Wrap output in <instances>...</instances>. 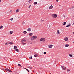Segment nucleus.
<instances>
[{
  "label": "nucleus",
  "instance_id": "obj_1",
  "mask_svg": "<svg viewBox=\"0 0 74 74\" xmlns=\"http://www.w3.org/2000/svg\"><path fill=\"white\" fill-rule=\"evenodd\" d=\"M52 16L54 18H56L57 17V15L56 14H52Z\"/></svg>",
  "mask_w": 74,
  "mask_h": 74
},
{
  "label": "nucleus",
  "instance_id": "obj_2",
  "mask_svg": "<svg viewBox=\"0 0 74 74\" xmlns=\"http://www.w3.org/2000/svg\"><path fill=\"white\" fill-rule=\"evenodd\" d=\"M40 40V41H43V42H44V41H45V39L44 38H41Z\"/></svg>",
  "mask_w": 74,
  "mask_h": 74
},
{
  "label": "nucleus",
  "instance_id": "obj_3",
  "mask_svg": "<svg viewBox=\"0 0 74 74\" xmlns=\"http://www.w3.org/2000/svg\"><path fill=\"white\" fill-rule=\"evenodd\" d=\"M5 70H6V71H9L10 73H11L12 72V71L11 70L8 69V68H7L6 69H5Z\"/></svg>",
  "mask_w": 74,
  "mask_h": 74
},
{
  "label": "nucleus",
  "instance_id": "obj_4",
  "mask_svg": "<svg viewBox=\"0 0 74 74\" xmlns=\"http://www.w3.org/2000/svg\"><path fill=\"white\" fill-rule=\"evenodd\" d=\"M61 67L62 69V70H66V67H65V66H61Z\"/></svg>",
  "mask_w": 74,
  "mask_h": 74
},
{
  "label": "nucleus",
  "instance_id": "obj_5",
  "mask_svg": "<svg viewBox=\"0 0 74 74\" xmlns=\"http://www.w3.org/2000/svg\"><path fill=\"white\" fill-rule=\"evenodd\" d=\"M24 42H26V40H25V39H23L21 41V42L23 43Z\"/></svg>",
  "mask_w": 74,
  "mask_h": 74
},
{
  "label": "nucleus",
  "instance_id": "obj_6",
  "mask_svg": "<svg viewBox=\"0 0 74 74\" xmlns=\"http://www.w3.org/2000/svg\"><path fill=\"white\" fill-rule=\"evenodd\" d=\"M68 40H69V38L67 37H66L64 38V40L66 41H68Z\"/></svg>",
  "mask_w": 74,
  "mask_h": 74
},
{
  "label": "nucleus",
  "instance_id": "obj_7",
  "mask_svg": "<svg viewBox=\"0 0 74 74\" xmlns=\"http://www.w3.org/2000/svg\"><path fill=\"white\" fill-rule=\"evenodd\" d=\"M53 8V6L52 5H51L49 7V9H52Z\"/></svg>",
  "mask_w": 74,
  "mask_h": 74
},
{
  "label": "nucleus",
  "instance_id": "obj_8",
  "mask_svg": "<svg viewBox=\"0 0 74 74\" xmlns=\"http://www.w3.org/2000/svg\"><path fill=\"white\" fill-rule=\"evenodd\" d=\"M57 34H60V32H59V30L57 29Z\"/></svg>",
  "mask_w": 74,
  "mask_h": 74
},
{
  "label": "nucleus",
  "instance_id": "obj_9",
  "mask_svg": "<svg viewBox=\"0 0 74 74\" xmlns=\"http://www.w3.org/2000/svg\"><path fill=\"white\" fill-rule=\"evenodd\" d=\"M69 46V45L68 44H66L65 45V47H68Z\"/></svg>",
  "mask_w": 74,
  "mask_h": 74
},
{
  "label": "nucleus",
  "instance_id": "obj_10",
  "mask_svg": "<svg viewBox=\"0 0 74 74\" xmlns=\"http://www.w3.org/2000/svg\"><path fill=\"white\" fill-rule=\"evenodd\" d=\"M27 31H28V32H30V31H31V29H30V28H29L27 29Z\"/></svg>",
  "mask_w": 74,
  "mask_h": 74
},
{
  "label": "nucleus",
  "instance_id": "obj_11",
  "mask_svg": "<svg viewBox=\"0 0 74 74\" xmlns=\"http://www.w3.org/2000/svg\"><path fill=\"white\" fill-rule=\"evenodd\" d=\"M49 48H52V47H53V45H49Z\"/></svg>",
  "mask_w": 74,
  "mask_h": 74
},
{
  "label": "nucleus",
  "instance_id": "obj_12",
  "mask_svg": "<svg viewBox=\"0 0 74 74\" xmlns=\"http://www.w3.org/2000/svg\"><path fill=\"white\" fill-rule=\"evenodd\" d=\"M29 36H31L33 35V33H30L29 34Z\"/></svg>",
  "mask_w": 74,
  "mask_h": 74
},
{
  "label": "nucleus",
  "instance_id": "obj_13",
  "mask_svg": "<svg viewBox=\"0 0 74 74\" xmlns=\"http://www.w3.org/2000/svg\"><path fill=\"white\" fill-rule=\"evenodd\" d=\"M71 25V24H69L67 26H66V27H70V26Z\"/></svg>",
  "mask_w": 74,
  "mask_h": 74
},
{
  "label": "nucleus",
  "instance_id": "obj_14",
  "mask_svg": "<svg viewBox=\"0 0 74 74\" xmlns=\"http://www.w3.org/2000/svg\"><path fill=\"white\" fill-rule=\"evenodd\" d=\"M38 56V55L37 54H35L34 55V57H37V56Z\"/></svg>",
  "mask_w": 74,
  "mask_h": 74
},
{
  "label": "nucleus",
  "instance_id": "obj_15",
  "mask_svg": "<svg viewBox=\"0 0 74 74\" xmlns=\"http://www.w3.org/2000/svg\"><path fill=\"white\" fill-rule=\"evenodd\" d=\"M31 40H35L34 39V37H32L31 38Z\"/></svg>",
  "mask_w": 74,
  "mask_h": 74
},
{
  "label": "nucleus",
  "instance_id": "obj_16",
  "mask_svg": "<svg viewBox=\"0 0 74 74\" xmlns=\"http://www.w3.org/2000/svg\"><path fill=\"white\" fill-rule=\"evenodd\" d=\"M16 48H17V47L14 46V49L15 50V49H16Z\"/></svg>",
  "mask_w": 74,
  "mask_h": 74
},
{
  "label": "nucleus",
  "instance_id": "obj_17",
  "mask_svg": "<svg viewBox=\"0 0 74 74\" xmlns=\"http://www.w3.org/2000/svg\"><path fill=\"white\" fill-rule=\"evenodd\" d=\"M9 43V44H10V45H12V44H14V43H13V42H10Z\"/></svg>",
  "mask_w": 74,
  "mask_h": 74
},
{
  "label": "nucleus",
  "instance_id": "obj_18",
  "mask_svg": "<svg viewBox=\"0 0 74 74\" xmlns=\"http://www.w3.org/2000/svg\"><path fill=\"white\" fill-rule=\"evenodd\" d=\"M15 51H16V52H19V49H15Z\"/></svg>",
  "mask_w": 74,
  "mask_h": 74
},
{
  "label": "nucleus",
  "instance_id": "obj_19",
  "mask_svg": "<svg viewBox=\"0 0 74 74\" xmlns=\"http://www.w3.org/2000/svg\"><path fill=\"white\" fill-rule=\"evenodd\" d=\"M12 33H13V32L12 31L10 32V34H12Z\"/></svg>",
  "mask_w": 74,
  "mask_h": 74
},
{
  "label": "nucleus",
  "instance_id": "obj_20",
  "mask_svg": "<svg viewBox=\"0 0 74 74\" xmlns=\"http://www.w3.org/2000/svg\"><path fill=\"white\" fill-rule=\"evenodd\" d=\"M34 4L35 5H37V2H34Z\"/></svg>",
  "mask_w": 74,
  "mask_h": 74
},
{
  "label": "nucleus",
  "instance_id": "obj_21",
  "mask_svg": "<svg viewBox=\"0 0 74 74\" xmlns=\"http://www.w3.org/2000/svg\"><path fill=\"white\" fill-rule=\"evenodd\" d=\"M23 33L24 34H26V33H27V32H26V31H25L23 32Z\"/></svg>",
  "mask_w": 74,
  "mask_h": 74
},
{
  "label": "nucleus",
  "instance_id": "obj_22",
  "mask_svg": "<svg viewBox=\"0 0 74 74\" xmlns=\"http://www.w3.org/2000/svg\"><path fill=\"white\" fill-rule=\"evenodd\" d=\"M34 39H36V38H37V36H33Z\"/></svg>",
  "mask_w": 74,
  "mask_h": 74
},
{
  "label": "nucleus",
  "instance_id": "obj_23",
  "mask_svg": "<svg viewBox=\"0 0 74 74\" xmlns=\"http://www.w3.org/2000/svg\"><path fill=\"white\" fill-rule=\"evenodd\" d=\"M74 6L71 7V10H73V9H74Z\"/></svg>",
  "mask_w": 74,
  "mask_h": 74
},
{
  "label": "nucleus",
  "instance_id": "obj_24",
  "mask_svg": "<svg viewBox=\"0 0 74 74\" xmlns=\"http://www.w3.org/2000/svg\"><path fill=\"white\" fill-rule=\"evenodd\" d=\"M1 28H3V26L2 25L0 26V29H1Z\"/></svg>",
  "mask_w": 74,
  "mask_h": 74
},
{
  "label": "nucleus",
  "instance_id": "obj_25",
  "mask_svg": "<svg viewBox=\"0 0 74 74\" xmlns=\"http://www.w3.org/2000/svg\"><path fill=\"white\" fill-rule=\"evenodd\" d=\"M69 56L70 57H73V55H72L71 54H69Z\"/></svg>",
  "mask_w": 74,
  "mask_h": 74
},
{
  "label": "nucleus",
  "instance_id": "obj_26",
  "mask_svg": "<svg viewBox=\"0 0 74 74\" xmlns=\"http://www.w3.org/2000/svg\"><path fill=\"white\" fill-rule=\"evenodd\" d=\"M33 0H29L28 2L29 3H30V2H32V1Z\"/></svg>",
  "mask_w": 74,
  "mask_h": 74
},
{
  "label": "nucleus",
  "instance_id": "obj_27",
  "mask_svg": "<svg viewBox=\"0 0 74 74\" xmlns=\"http://www.w3.org/2000/svg\"><path fill=\"white\" fill-rule=\"evenodd\" d=\"M18 66H20V67H22V66H21V65L20 64H18Z\"/></svg>",
  "mask_w": 74,
  "mask_h": 74
},
{
  "label": "nucleus",
  "instance_id": "obj_28",
  "mask_svg": "<svg viewBox=\"0 0 74 74\" xmlns=\"http://www.w3.org/2000/svg\"><path fill=\"white\" fill-rule=\"evenodd\" d=\"M28 68H29V69H32V67H30V66H28Z\"/></svg>",
  "mask_w": 74,
  "mask_h": 74
},
{
  "label": "nucleus",
  "instance_id": "obj_29",
  "mask_svg": "<svg viewBox=\"0 0 74 74\" xmlns=\"http://www.w3.org/2000/svg\"><path fill=\"white\" fill-rule=\"evenodd\" d=\"M16 12H19V10H16Z\"/></svg>",
  "mask_w": 74,
  "mask_h": 74
},
{
  "label": "nucleus",
  "instance_id": "obj_30",
  "mask_svg": "<svg viewBox=\"0 0 74 74\" xmlns=\"http://www.w3.org/2000/svg\"><path fill=\"white\" fill-rule=\"evenodd\" d=\"M9 44V43H5V45H8V44Z\"/></svg>",
  "mask_w": 74,
  "mask_h": 74
},
{
  "label": "nucleus",
  "instance_id": "obj_31",
  "mask_svg": "<svg viewBox=\"0 0 74 74\" xmlns=\"http://www.w3.org/2000/svg\"><path fill=\"white\" fill-rule=\"evenodd\" d=\"M66 23L65 21L63 23V25H66Z\"/></svg>",
  "mask_w": 74,
  "mask_h": 74
},
{
  "label": "nucleus",
  "instance_id": "obj_32",
  "mask_svg": "<svg viewBox=\"0 0 74 74\" xmlns=\"http://www.w3.org/2000/svg\"><path fill=\"white\" fill-rule=\"evenodd\" d=\"M29 59H32V56L30 57Z\"/></svg>",
  "mask_w": 74,
  "mask_h": 74
},
{
  "label": "nucleus",
  "instance_id": "obj_33",
  "mask_svg": "<svg viewBox=\"0 0 74 74\" xmlns=\"http://www.w3.org/2000/svg\"><path fill=\"white\" fill-rule=\"evenodd\" d=\"M41 22H44V20L41 19L40 20Z\"/></svg>",
  "mask_w": 74,
  "mask_h": 74
},
{
  "label": "nucleus",
  "instance_id": "obj_34",
  "mask_svg": "<svg viewBox=\"0 0 74 74\" xmlns=\"http://www.w3.org/2000/svg\"><path fill=\"white\" fill-rule=\"evenodd\" d=\"M67 71H70V69H67Z\"/></svg>",
  "mask_w": 74,
  "mask_h": 74
},
{
  "label": "nucleus",
  "instance_id": "obj_35",
  "mask_svg": "<svg viewBox=\"0 0 74 74\" xmlns=\"http://www.w3.org/2000/svg\"><path fill=\"white\" fill-rule=\"evenodd\" d=\"M26 70L27 71H28V72H29V70H28L27 69H26Z\"/></svg>",
  "mask_w": 74,
  "mask_h": 74
},
{
  "label": "nucleus",
  "instance_id": "obj_36",
  "mask_svg": "<svg viewBox=\"0 0 74 74\" xmlns=\"http://www.w3.org/2000/svg\"><path fill=\"white\" fill-rule=\"evenodd\" d=\"M44 54H47V53L46 52H44Z\"/></svg>",
  "mask_w": 74,
  "mask_h": 74
},
{
  "label": "nucleus",
  "instance_id": "obj_37",
  "mask_svg": "<svg viewBox=\"0 0 74 74\" xmlns=\"http://www.w3.org/2000/svg\"><path fill=\"white\" fill-rule=\"evenodd\" d=\"M26 44V43H23V45H25Z\"/></svg>",
  "mask_w": 74,
  "mask_h": 74
},
{
  "label": "nucleus",
  "instance_id": "obj_38",
  "mask_svg": "<svg viewBox=\"0 0 74 74\" xmlns=\"http://www.w3.org/2000/svg\"><path fill=\"white\" fill-rule=\"evenodd\" d=\"M11 21H12L13 20V18H12L10 19Z\"/></svg>",
  "mask_w": 74,
  "mask_h": 74
},
{
  "label": "nucleus",
  "instance_id": "obj_39",
  "mask_svg": "<svg viewBox=\"0 0 74 74\" xmlns=\"http://www.w3.org/2000/svg\"><path fill=\"white\" fill-rule=\"evenodd\" d=\"M31 6V5H29V6L28 7V8H30V7Z\"/></svg>",
  "mask_w": 74,
  "mask_h": 74
},
{
  "label": "nucleus",
  "instance_id": "obj_40",
  "mask_svg": "<svg viewBox=\"0 0 74 74\" xmlns=\"http://www.w3.org/2000/svg\"><path fill=\"white\" fill-rule=\"evenodd\" d=\"M30 44H32V42H30Z\"/></svg>",
  "mask_w": 74,
  "mask_h": 74
},
{
  "label": "nucleus",
  "instance_id": "obj_41",
  "mask_svg": "<svg viewBox=\"0 0 74 74\" xmlns=\"http://www.w3.org/2000/svg\"><path fill=\"white\" fill-rule=\"evenodd\" d=\"M23 23H23V22L22 23V25H23Z\"/></svg>",
  "mask_w": 74,
  "mask_h": 74
},
{
  "label": "nucleus",
  "instance_id": "obj_42",
  "mask_svg": "<svg viewBox=\"0 0 74 74\" xmlns=\"http://www.w3.org/2000/svg\"><path fill=\"white\" fill-rule=\"evenodd\" d=\"M58 1H59V0H56V1H57V2H58Z\"/></svg>",
  "mask_w": 74,
  "mask_h": 74
},
{
  "label": "nucleus",
  "instance_id": "obj_43",
  "mask_svg": "<svg viewBox=\"0 0 74 74\" xmlns=\"http://www.w3.org/2000/svg\"><path fill=\"white\" fill-rule=\"evenodd\" d=\"M73 34H74V32H73Z\"/></svg>",
  "mask_w": 74,
  "mask_h": 74
},
{
  "label": "nucleus",
  "instance_id": "obj_44",
  "mask_svg": "<svg viewBox=\"0 0 74 74\" xmlns=\"http://www.w3.org/2000/svg\"><path fill=\"white\" fill-rule=\"evenodd\" d=\"M24 69H25V70H26V69H27L25 68H24Z\"/></svg>",
  "mask_w": 74,
  "mask_h": 74
},
{
  "label": "nucleus",
  "instance_id": "obj_45",
  "mask_svg": "<svg viewBox=\"0 0 74 74\" xmlns=\"http://www.w3.org/2000/svg\"><path fill=\"white\" fill-rule=\"evenodd\" d=\"M1 0H0V3H1Z\"/></svg>",
  "mask_w": 74,
  "mask_h": 74
},
{
  "label": "nucleus",
  "instance_id": "obj_46",
  "mask_svg": "<svg viewBox=\"0 0 74 74\" xmlns=\"http://www.w3.org/2000/svg\"><path fill=\"white\" fill-rule=\"evenodd\" d=\"M4 58H5V57Z\"/></svg>",
  "mask_w": 74,
  "mask_h": 74
},
{
  "label": "nucleus",
  "instance_id": "obj_47",
  "mask_svg": "<svg viewBox=\"0 0 74 74\" xmlns=\"http://www.w3.org/2000/svg\"><path fill=\"white\" fill-rule=\"evenodd\" d=\"M73 25H74V23H73Z\"/></svg>",
  "mask_w": 74,
  "mask_h": 74
},
{
  "label": "nucleus",
  "instance_id": "obj_48",
  "mask_svg": "<svg viewBox=\"0 0 74 74\" xmlns=\"http://www.w3.org/2000/svg\"><path fill=\"white\" fill-rule=\"evenodd\" d=\"M73 43H74V41L73 42Z\"/></svg>",
  "mask_w": 74,
  "mask_h": 74
},
{
  "label": "nucleus",
  "instance_id": "obj_49",
  "mask_svg": "<svg viewBox=\"0 0 74 74\" xmlns=\"http://www.w3.org/2000/svg\"><path fill=\"white\" fill-rule=\"evenodd\" d=\"M64 17H65V16H64Z\"/></svg>",
  "mask_w": 74,
  "mask_h": 74
}]
</instances>
